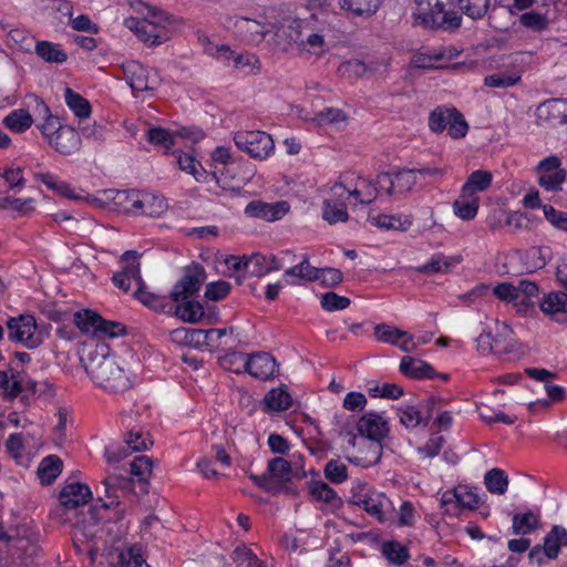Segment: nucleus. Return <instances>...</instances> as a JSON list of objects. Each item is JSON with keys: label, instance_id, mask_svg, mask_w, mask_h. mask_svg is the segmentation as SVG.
I'll list each match as a JSON object with an SVG mask.
<instances>
[{"label": "nucleus", "instance_id": "1", "mask_svg": "<svg viewBox=\"0 0 567 567\" xmlns=\"http://www.w3.org/2000/svg\"><path fill=\"white\" fill-rule=\"evenodd\" d=\"M81 362L91 380L110 393H124L132 386L130 377L104 342L85 343Z\"/></svg>", "mask_w": 567, "mask_h": 567}, {"label": "nucleus", "instance_id": "2", "mask_svg": "<svg viewBox=\"0 0 567 567\" xmlns=\"http://www.w3.org/2000/svg\"><path fill=\"white\" fill-rule=\"evenodd\" d=\"M122 268L112 277V282L115 287L128 292L131 290V281H135L136 289L133 296L146 307L161 312L165 311L168 306L167 298L146 290L145 281L141 276V264L138 261V254L134 250L125 251L121 256Z\"/></svg>", "mask_w": 567, "mask_h": 567}, {"label": "nucleus", "instance_id": "3", "mask_svg": "<svg viewBox=\"0 0 567 567\" xmlns=\"http://www.w3.org/2000/svg\"><path fill=\"white\" fill-rule=\"evenodd\" d=\"M73 322L83 333L91 334L96 339L115 338L126 332L122 323L104 320L90 310L75 312Z\"/></svg>", "mask_w": 567, "mask_h": 567}, {"label": "nucleus", "instance_id": "4", "mask_svg": "<svg viewBox=\"0 0 567 567\" xmlns=\"http://www.w3.org/2000/svg\"><path fill=\"white\" fill-rule=\"evenodd\" d=\"M429 128L433 133H442L447 130L449 135L457 140L466 135L468 124L455 107L437 106L430 113Z\"/></svg>", "mask_w": 567, "mask_h": 567}, {"label": "nucleus", "instance_id": "5", "mask_svg": "<svg viewBox=\"0 0 567 567\" xmlns=\"http://www.w3.org/2000/svg\"><path fill=\"white\" fill-rule=\"evenodd\" d=\"M291 462L275 457L268 462L267 473L261 475L250 474L249 478L261 489L268 493H278L282 485L291 480Z\"/></svg>", "mask_w": 567, "mask_h": 567}, {"label": "nucleus", "instance_id": "6", "mask_svg": "<svg viewBox=\"0 0 567 567\" xmlns=\"http://www.w3.org/2000/svg\"><path fill=\"white\" fill-rule=\"evenodd\" d=\"M234 142L240 151L258 159L267 158L275 148L271 136L262 131H239Z\"/></svg>", "mask_w": 567, "mask_h": 567}, {"label": "nucleus", "instance_id": "7", "mask_svg": "<svg viewBox=\"0 0 567 567\" xmlns=\"http://www.w3.org/2000/svg\"><path fill=\"white\" fill-rule=\"evenodd\" d=\"M125 80L133 92H146L154 90L161 82L158 73L137 61L131 60L122 64Z\"/></svg>", "mask_w": 567, "mask_h": 567}, {"label": "nucleus", "instance_id": "8", "mask_svg": "<svg viewBox=\"0 0 567 567\" xmlns=\"http://www.w3.org/2000/svg\"><path fill=\"white\" fill-rule=\"evenodd\" d=\"M125 25L133 31L137 38L150 47L162 44L171 39V29L162 25L161 22H150L138 18H128Z\"/></svg>", "mask_w": 567, "mask_h": 567}, {"label": "nucleus", "instance_id": "9", "mask_svg": "<svg viewBox=\"0 0 567 567\" xmlns=\"http://www.w3.org/2000/svg\"><path fill=\"white\" fill-rule=\"evenodd\" d=\"M537 182L547 192H558L566 181L567 172L561 167L560 158L556 155L542 159L536 166Z\"/></svg>", "mask_w": 567, "mask_h": 567}, {"label": "nucleus", "instance_id": "10", "mask_svg": "<svg viewBox=\"0 0 567 567\" xmlns=\"http://www.w3.org/2000/svg\"><path fill=\"white\" fill-rule=\"evenodd\" d=\"M346 194L347 187L341 182H336L330 188V196L322 203V218L328 224L346 223L349 219Z\"/></svg>", "mask_w": 567, "mask_h": 567}, {"label": "nucleus", "instance_id": "11", "mask_svg": "<svg viewBox=\"0 0 567 567\" xmlns=\"http://www.w3.org/2000/svg\"><path fill=\"white\" fill-rule=\"evenodd\" d=\"M563 546H567V529L555 525L545 536L544 544L536 545L529 550L528 558L532 563L540 565L544 557L555 559Z\"/></svg>", "mask_w": 567, "mask_h": 567}, {"label": "nucleus", "instance_id": "12", "mask_svg": "<svg viewBox=\"0 0 567 567\" xmlns=\"http://www.w3.org/2000/svg\"><path fill=\"white\" fill-rule=\"evenodd\" d=\"M8 339L20 342L28 348H35L40 340L34 337L37 331L35 318L31 315H20L7 320Z\"/></svg>", "mask_w": 567, "mask_h": 567}, {"label": "nucleus", "instance_id": "13", "mask_svg": "<svg viewBox=\"0 0 567 567\" xmlns=\"http://www.w3.org/2000/svg\"><path fill=\"white\" fill-rule=\"evenodd\" d=\"M205 278L204 267L197 264L188 267L185 275L175 284L171 291V298L176 302L188 300L200 289Z\"/></svg>", "mask_w": 567, "mask_h": 567}, {"label": "nucleus", "instance_id": "14", "mask_svg": "<svg viewBox=\"0 0 567 567\" xmlns=\"http://www.w3.org/2000/svg\"><path fill=\"white\" fill-rule=\"evenodd\" d=\"M536 123L539 126L556 127L567 123V101L550 99L536 109Z\"/></svg>", "mask_w": 567, "mask_h": 567}, {"label": "nucleus", "instance_id": "15", "mask_svg": "<svg viewBox=\"0 0 567 567\" xmlns=\"http://www.w3.org/2000/svg\"><path fill=\"white\" fill-rule=\"evenodd\" d=\"M228 24L229 28H233L237 37L251 44L260 43L268 32L264 23L241 16L228 18Z\"/></svg>", "mask_w": 567, "mask_h": 567}, {"label": "nucleus", "instance_id": "16", "mask_svg": "<svg viewBox=\"0 0 567 567\" xmlns=\"http://www.w3.org/2000/svg\"><path fill=\"white\" fill-rule=\"evenodd\" d=\"M374 337L378 341L400 348L404 352H413L417 348L414 338L408 331L394 326L380 323L374 327Z\"/></svg>", "mask_w": 567, "mask_h": 567}, {"label": "nucleus", "instance_id": "17", "mask_svg": "<svg viewBox=\"0 0 567 567\" xmlns=\"http://www.w3.org/2000/svg\"><path fill=\"white\" fill-rule=\"evenodd\" d=\"M37 385L35 381L31 379L25 380L19 371H0V394L6 399L12 400L23 391L34 394Z\"/></svg>", "mask_w": 567, "mask_h": 567}, {"label": "nucleus", "instance_id": "18", "mask_svg": "<svg viewBox=\"0 0 567 567\" xmlns=\"http://www.w3.org/2000/svg\"><path fill=\"white\" fill-rule=\"evenodd\" d=\"M246 372L259 380L274 378L279 369L276 359L268 352H256L245 361Z\"/></svg>", "mask_w": 567, "mask_h": 567}, {"label": "nucleus", "instance_id": "19", "mask_svg": "<svg viewBox=\"0 0 567 567\" xmlns=\"http://www.w3.org/2000/svg\"><path fill=\"white\" fill-rule=\"evenodd\" d=\"M132 480L122 475L110 474L103 482L104 497L100 496L99 502L103 508H113L120 505L118 491L125 493L132 488Z\"/></svg>", "mask_w": 567, "mask_h": 567}, {"label": "nucleus", "instance_id": "20", "mask_svg": "<svg viewBox=\"0 0 567 567\" xmlns=\"http://www.w3.org/2000/svg\"><path fill=\"white\" fill-rule=\"evenodd\" d=\"M358 432L368 441H381L388 435L389 426L386 421L374 412L362 415L357 423Z\"/></svg>", "mask_w": 567, "mask_h": 567}, {"label": "nucleus", "instance_id": "21", "mask_svg": "<svg viewBox=\"0 0 567 567\" xmlns=\"http://www.w3.org/2000/svg\"><path fill=\"white\" fill-rule=\"evenodd\" d=\"M364 509L381 523L391 522L395 512L392 501L383 493L371 492L362 499Z\"/></svg>", "mask_w": 567, "mask_h": 567}, {"label": "nucleus", "instance_id": "22", "mask_svg": "<svg viewBox=\"0 0 567 567\" xmlns=\"http://www.w3.org/2000/svg\"><path fill=\"white\" fill-rule=\"evenodd\" d=\"M289 210L286 202L268 204L261 200H252L245 207V214L249 217L262 218L268 221L280 219Z\"/></svg>", "mask_w": 567, "mask_h": 567}, {"label": "nucleus", "instance_id": "23", "mask_svg": "<svg viewBox=\"0 0 567 567\" xmlns=\"http://www.w3.org/2000/svg\"><path fill=\"white\" fill-rule=\"evenodd\" d=\"M60 503L66 509L85 505L92 498V492L86 484L69 483L60 492Z\"/></svg>", "mask_w": 567, "mask_h": 567}, {"label": "nucleus", "instance_id": "24", "mask_svg": "<svg viewBox=\"0 0 567 567\" xmlns=\"http://www.w3.org/2000/svg\"><path fill=\"white\" fill-rule=\"evenodd\" d=\"M81 136L71 126L64 125L58 135L52 137L50 145L60 154L70 156L81 148Z\"/></svg>", "mask_w": 567, "mask_h": 567}, {"label": "nucleus", "instance_id": "25", "mask_svg": "<svg viewBox=\"0 0 567 567\" xmlns=\"http://www.w3.org/2000/svg\"><path fill=\"white\" fill-rule=\"evenodd\" d=\"M382 456V444L378 441L363 440L357 454L347 456V460L358 466L370 467L375 465Z\"/></svg>", "mask_w": 567, "mask_h": 567}, {"label": "nucleus", "instance_id": "26", "mask_svg": "<svg viewBox=\"0 0 567 567\" xmlns=\"http://www.w3.org/2000/svg\"><path fill=\"white\" fill-rule=\"evenodd\" d=\"M133 197H135L134 203L136 204L134 214L155 217L166 210L165 199L151 193L140 192L138 194H133Z\"/></svg>", "mask_w": 567, "mask_h": 567}, {"label": "nucleus", "instance_id": "27", "mask_svg": "<svg viewBox=\"0 0 567 567\" xmlns=\"http://www.w3.org/2000/svg\"><path fill=\"white\" fill-rule=\"evenodd\" d=\"M399 369L405 377L416 380L433 379L436 375V371L430 363L409 355L401 359Z\"/></svg>", "mask_w": 567, "mask_h": 567}, {"label": "nucleus", "instance_id": "28", "mask_svg": "<svg viewBox=\"0 0 567 567\" xmlns=\"http://www.w3.org/2000/svg\"><path fill=\"white\" fill-rule=\"evenodd\" d=\"M337 3L348 14L370 18L380 9L382 0H337Z\"/></svg>", "mask_w": 567, "mask_h": 567}, {"label": "nucleus", "instance_id": "29", "mask_svg": "<svg viewBox=\"0 0 567 567\" xmlns=\"http://www.w3.org/2000/svg\"><path fill=\"white\" fill-rule=\"evenodd\" d=\"M480 207V197L471 193H463L453 203L454 214L462 220H472L476 217Z\"/></svg>", "mask_w": 567, "mask_h": 567}, {"label": "nucleus", "instance_id": "30", "mask_svg": "<svg viewBox=\"0 0 567 567\" xmlns=\"http://www.w3.org/2000/svg\"><path fill=\"white\" fill-rule=\"evenodd\" d=\"M37 112L43 118V123L39 124L38 128L50 144L52 137L58 135L60 128L64 125L60 123V120L56 116L51 114L48 105L41 100H37Z\"/></svg>", "mask_w": 567, "mask_h": 567}, {"label": "nucleus", "instance_id": "31", "mask_svg": "<svg viewBox=\"0 0 567 567\" xmlns=\"http://www.w3.org/2000/svg\"><path fill=\"white\" fill-rule=\"evenodd\" d=\"M493 353L505 354L515 349V339L512 328L505 322L496 324L495 334L492 339Z\"/></svg>", "mask_w": 567, "mask_h": 567}, {"label": "nucleus", "instance_id": "32", "mask_svg": "<svg viewBox=\"0 0 567 567\" xmlns=\"http://www.w3.org/2000/svg\"><path fill=\"white\" fill-rule=\"evenodd\" d=\"M551 251L548 246L530 247L528 248L523 260L528 271H535L544 268L550 259Z\"/></svg>", "mask_w": 567, "mask_h": 567}, {"label": "nucleus", "instance_id": "33", "mask_svg": "<svg viewBox=\"0 0 567 567\" xmlns=\"http://www.w3.org/2000/svg\"><path fill=\"white\" fill-rule=\"evenodd\" d=\"M63 462L56 455H49L44 457L39 467H38V476L43 484H52L53 481L60 475L62 472Z\"/></svg>", "mask_w": 567, "mask_h": 567}, {"label": "nucleus", "instance_id": "34", "mask_svg": "<svg viewBox=\"0 0 567 567\" xmlns=\"http://www.w3.org/2000/svg\"><path fill=\"white\" fill-rule=\"evenodd\" d=\"M540 309L549 316H567V293L557 291L544 297Z\"/></svg>", "mask_w": 567, "mask_h": 567}, {"label": "nucleus", "instance_id": "35", "mask_svg": "<svg viewBox=\"0 0 567 567\" xmlns=\"http://www.w3.org/2000/svg\"><path fill=\"white\" fill-rule=\"evenodd\" d=\"M458 262L457 258L435 255L426 264L416 267L415 271L420 274H446Z\"/></svg>", "mask_w": 567, "mask_h": 567}, {"label": "nucleus", "instance_id": "36", "mask_svg": "<svg viewBox=\"0 0 567 567\" xmlns=\"http://www.w3.org/2000/svg\"><path fill=\"white\" fill-rule=\"evenodd\" d=\"M508 477L501 468H492L484 475V484L486 489L495 495H503L508 487Z\"/></svg>", "mask_w": 567, "mask_h": 567}, {"label": "nucleus", "instance_id": "37", "mask_svg": "<svg viewBox=\"0 0 567 567\" xmlns=\"http://www.w3.org/2000/svg\"><path fill=\"white\" fill-rule=\"evenodd\" d=\"M264 403L268 411H284L291 406L292 399L286 389L279 388L269 391L264 398Z\"/></svg>", "mask_w": 567, "mask_h": 567}, {"label": "nucleus", "instance_id": "38", "mask_svg": "<svg viewBox=\"0 0 567 567\" xmlns=\"http://www.w3.org/2000/svg\"><path fill=\"white\" fill-rule=\"evenodd\" d=\"M492 174L487 171L477 169L471 173L462 187L463 193L477 195V192H484L491 186Z\"/></svg>", "mask_w": 567, "mask_h": 567}, {"label": "nucleus", "instance_id": "39", "mask_svg": "<svg viewBox=\"0 0 567 567\" xmlns=\"http://www.w3.org/2000/svg\"><path fill=\"white\" fill-rule=\"evenodd\" d=\"M33 118L24 109L12 111L3 118V124L16 133H23L31 127Z\"/></svg>", "mask_w": 567, "mask_h": 567}, {"label": "nucleus", "instance_id": "40", "mask_svg": "<svg viewBox=\"0 0 567 567\" xmlns=\"http://www.w3.org/2000/svg\"><path fill=\"white\" fill-rule=\"evenodd\" d=\"M198 40H199L200 44L203 45L204 51L207 54H209L225 63H229L230 61L234 60L235 52L229 48V45L221 44V43H215L208 37L204 35V34L199 35Z\"/></svg>", "mask_w": 567, "mask_h": 567}, {"label": "nucleus", "instance_id": "41", "mask_svg": "<svg viewBox=\"0 0 567 567\" xmlns=\"http://www.w3.org/2000/svg\"><path fill=\"white\" fill-rule=\"evenodd\" d=\"M65 103L69 109L74 113L79 118H86L91 114V104L84 99L81 94L74 92L70 87L65 89Z\"/></svg>", "mask_w": 567, "mask_h": 567}, {"label": "nucleus", "instance_id": "42", "mask_svg": "<svg viewBox=\"0 0 567 567\" xmlns=\"http://www.w3.org/2000/svg\"><path fill=\"white\" fill-rule=\"evenodd\" d=\"M35 52L45 62L50 63H63L68 59V54L60 49L58 44L49 41L38 42L35 45Z\"/></svg>", "mask_w": 567, "mask_h": 567}, {"label": "nucleus", "instance_id": "43", "mask_svg": "<svg viewBox=\"0 0 567 567\" xmlns=\"http://www.w3.org/2000/svg\"><path fill=\"white\" fill-rule=\"evenodd\" d=\"M383 556L394 565H403L410 557L409 549L396 540L384 542L381 545Z\"/></svg>", "mask_w": 567, "mask_h": 567}, {"label": "nucleus", "instance_id": "44", "mask_svg": "<svg viewBox=\"0 0 567 567\" xmlns=\"http://www.w3.org/2000/svg\"><path fill=\"white\" fill-rule=\"evenodd\" d=\"M175 308V315L183 321L195 323L198 322L204 316V308L199 302L184 300Z\"/></svg>", "mask_w": 567, "mask_h": 567}, {"label": "nucleus", "instance_id": "45", "mask_svg": "<svg viewBox=\"0 0 567 567\" xmlns=\"http://www.w3.org/2000/svg\"><path fill=\"white\" fill-rule=\"evenodd\" d=\"M538 517L530 511L524 514H515L513 516V533L515 535L529 534L538 527Z\"/></svg>", "mask_w": 567, "mask_h": 567}, {"label": "nucleus", "instance_id": "46", "mask_svg": "<svg viewBox=\"0 0 567 567\" xmlns=\"http://www.w3.org/2000/svg\"><path fill=\"white\" fill-rule=\"evenodd\" d=\"M457 8L473 20L482 19L488 11L489 0H456Z\"/></svg>", "mask_w": 567, "mask_h": 567}, {"label": "nucleus", "instance_id": "47", "mask_svg": "<svg viewBox=\"0 0 567 567\" xmlns=\"http://www.w3.org/2000/svg\"><path fill=\"white\" fill-rule=\"evenodd\" d=\"M124 443L126 450L130 453H133L147 450L152 444V441L147 433H144L141 429L134 427L125 435Z\"/></svg>", "mask_w": 567, "mask_h": 567}, {"label": "nucleus", "instance_id": "48", "mask_svg": "<svg viewBox=\"0 0 567 567\" xmlns=\"http://www.w3.org/2000/svg\"><path fill=\"white\" fill-rule=\"evenodd\" d=\"M519 23L534 32H543L548 29L549 19L546 14L532 10L519 17Z\"/></svg>", "mask_w": 567, "mask_h": 567}, {"label": "nucleus", "instance_id": "49", "mask_svg": "<svg viewBox=\"0 0 567 567\" xmlns=\"http://www.w3.org/2000/svg\"><path fill=\"white\" fill-rule=\"evenodd\" d=\"M231 559L237 567H265L264 563L245 545L235 548Z\"/></svg>", "mask_w": 567, "mask_h": 567}, {"label": "nucleus", "instance_id": "50", "mask_svg": "<svg viewBox=\"0 0 567 567\" xmlns=\"http://www.w3.org/2000/svg\"><path fill=\"white\" fill-rule=\"evenodd\" d=\"M400 422L403 426L406 429H415L421 423L424 424V426L427 425V421L431 417V414L423 420L421 416V413L414 406L408 405L405 408H400L398 410Z\"/></svg>", "mask_w": 567, "mask_h": 567}, {"label": "nucleus", "instance_id": "51", "mask_svg": "<svg viewBox=\"0 0 567 567\" xmlns=\"http://www.w3.org/2000/svg\"><path fill=\"white\" fill-rule=\"evenodd\" d=\"M415 173V168L393 173L394 192L403 194L412 190L416 184Z\"/></svg>", "mask_w": 567, "mask_h": 567}, {"label": "nucleus", "instance_id": "52", "mask_svg": "<svg viewBox=\"0 0 567 567\" xmlns=\"http://www.w3.org/2000/svg\"><path fill=\"white\" fill-rule=\"evenodd\" d=\"M458 506L467 509H476L482 503L476 487L466 485L457 486Z\"/></svg>", "mask_w": 567, "mask_h": 567}, {"label": "nucleus", "instance_id": "53", "mask_svg": "<svg viewBox=\"0 0 567 567\" xmlns=\"http://www.w3.org/2000/svg\"><path fill=\"white\" fill-rule=\"evenodd\" d=\"M33 202L34 200L31 197L22 199L7 196L0 199V208L13 209L14 212L20 213L21 215H28L34 210Z\"/></svg>", "mask_w": 567, "mask_h": 567}, {"label": "nucleus", "instance_id": "54", "mask_svg": "<svg viewBox=\"0 0 567 567\" xmlns=\"http://www.w3.org/2000/svg\"><path fill=\"white\" fill-rule=\"evenodd\" d=\"M317 267H313L309 264V259L307 256H303L302 260L288 269L285 270V276L297 277L301 280L312 281V278H316Z\"/></svg>", "mask_w": 567, "mask_h": 567}, {"label": "nucleus", "instance_id": "55", "mask_svg": "<svg viewBox=\"0 0 567 567\" xmlns=\"http://www.w3.org/2000/svg\"><path fill=\"white\" fill-rule=\"evenodd\" d=\"M309 493L316 501L324 503H332L337 498L336 491L322 481H311L309 483Z\"/></svg>", "mask_w": 567, "mask_h": 567}, {"label": "nucleus", "instance_id": "56", "mask_svg": "<svg viewBox=\"0 0 567 567\" xmlns=\"http://www.w3.org/2000/svg\"><path fill=\"white\" fill-rule=\"evenodd\" d=\"M245 270L255 277H264L269 274V268H267L266 255L256 252L250 257H247V262H245Z\"/></svg>", "mask_w": 567, "mask_h": 567}, {"label": "nucleus", "instance_id": "57", "mask_svg": "<svg viewBox=\"0 0 567 567\" xmlns=\"http://www.w3.org/2000/svg\"><path fill=\"white\" fill-rule=\"evenodd\" d=\"M324 476L333 484H341L348 478V468L338 460H330L324 466Z\"/></svg>", "mask_w": 567, "mask_h": 567}, {"label": "nucleus", "instance_id": "58", "mask_svg": "<svg viewBox=\"0 0 567 567\" xmlns=\"http://www.w3.org/2000/svg\"><path fill=\"white\" fill-rule=\"evenodd\" d=\"M247 357L243 352H230L219 359L223 369L237 374L246 372L245 361Z\"/></svg>", "mask_w": 567, "mask_h": 567}, {"label": "nucleus", "instance_id": "59", "mask_svg": "<svg viewBox=\"0 0 567 567\" xmlns=\"http://www.w3.org/2000/svg\"><path fill=\"white\" fill-rule=\"evenodd\" d=\"M321 307L327 311L343 310L350 306V299L329 291L321 296Z\"/></svg>", "mask_w": 567, "mask_h": 567}, {"label": "nucleus", "instance_id": "60", "mask_svg": "<svg viewBox=\"0 0 567 567\" xmlns=\"http://www.w3.org/2000/svg\"><path fill=\"white\" fill-rule=\"evenodd\" d=\"M0 177L4 178L9 185V189L12 190H20L25 184L23 169L21 167L11 166L3 171L0 168Z\"/></svg>", "mask_w": 567, "mask_h": 567}, {"label": "nucleus", "instance_id": "61", "mask_svg": "<svg viewBox=\"0 0 567 567\" xmlns=\"http://www.w3.org/2000/svg\"><path fill=\"white\" fill-rule=\"evenodd\" d=\"M147 141L154 145H161L168 150L174 145V136L172 133L163 127H152L146 134Z\"/></svg>", "mask_w": 567, "mask_h": 567}, {"label": "nucleus", "instance_id": "62", "mask_svg": "<svg viewBox=\"0 0 567 567\" xmlns=\"http://www.w3.org/2000/svg\"><path fill=\"white\" fill-rule=\"evenodd\" d=\"M231 285L225 280H218L207 284L205 297L212 301H218L228 296Z\"/></svg>", "mask_w": 567, "mask_h": 567}, {"label": "nucleus", "instance_id": "63", "mask_svg": "<svg viewBox=\"0 0 567 567\" xmlns=\"http://www.w3.org/2000/svg\"><path fill=\"white\" fill-rule=\"evenodd\" d=\"M122 567H150L145 564L142 550L136 547H130L118 556Z\"/></svg>", "mask_w": 567, "mask_h": 567}, {"label": "nucleus", "instance_id": "64", "mask_svg": "<svg viewBox=\"0 0 567 567\" xmlns=\"http://www.w3.org/2000/svg\"><path fill=\"white\" fill-rule=\"evenodd\" d=\"M543 213L553 226L567 231V212L557 210L551 205H544Z\"/></svg>", "mask_w": 567, "mask_h": 567}]
</instances>
